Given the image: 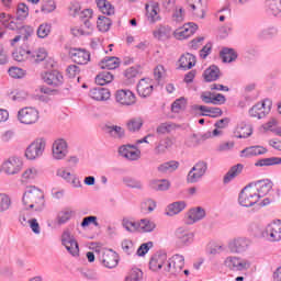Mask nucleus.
I'll return each mask as SVG.
<instances>
[{
    "instance_id": "f257e3e1",
    "label": "nucleus",
    "mask_w": 281,
    "mask_h": 281,
    "mask_svg": "<svg viewBox=\"0 0 281 281\" xmlns=\"http://www.w3.org/2000/svg\"><path fill=\"white\" fill-rule=\"evenodd\" d=\"M22 205L27 214V211L32 212H43L45 210V193L36 187H27L22 196Z\"/></svg>"
},
{
    "instance_id": "f03ea898",
    "label": "nucleus",
    "mask_w": 281,
    "mask_h": 281,
    "mask_svg": "<svg viewBox=\"0 0 281 281\" xmlns=\"http://www.w3.org/2000/svg\"><path fill=\"white\" fill-rule=\"evenodd\" d=\"M95 254H98V260L102 267H105V269H115L120 262V256H117V252L113 251V249H100L95 250Z\"/></svg>"
},
{
    "instance_id": "7ed1b4c3",
    "label": "nucleus",
    "mask_w": 281,
    "mask_h": 281,
    "mask_svg": "<svg viewBox=\"0 0 281 281\" xmlns=\"http://www.w3.org/2000/svg\"><path fill=\"white\" fill-rule=\"evenodd\" d=\"M46 146H47V139L43 137L36 138L34 142H32L27 146L25 150L26 159H29L30 161H34V159H38V157H43Z\"/></svg>"
},
{
    "instance_id": "20e7f679",
    "label": "nucleus",
    "mask_w": 281,
    "mask_h": 281,
    "mask_svg": "<svg viewBox=\"0 0 281 281\" xmlns=\"http://www.w3.org/2000/svg\"><path fill=\"white\" fill-rule=\"evenodd\" d=\"M61 245L70 254V256H79L80 247L78 246V241L76 237L71 234L69 228L65 229L60 236Z\"/></svg>"
},
{
    "instance_id": "39448f33",
    "label": "nucleus",
    "mask_w": 281,
    "mask_h": 281,
    "mask_svg": "<svg viewBox=\"0 0 281 281\" xmlns=\"http://www.w3.org/2000/svg\"><path fill=\"white\" fill-rule=\"evenodd\" d=\"M259 201L258 194H256V191H254L250 184L246 186L238 196V203L241 207H254Z\"/></svg>"
},
{
    "instance_id": "423d86ee",
    "label": "nucleus",
    "mask_w": 281,
    "mask_h": 281,
    "mask_svg": "<svg viewBox=\"0 0 281 281\" xmlns=\"http://www.w3.org/2000/svg\"><path fill=\"white\" fill-rule=\"evenodd\" d=\"M4 175L14 176L23 170V159L19 156H11L2 162Z\"/></svg>"
},
{
    "instance_id": "0eeeda50",
    "label": "nucleus",
    "mask_w": 281,
    "mask_h": 281,
    "mask_svg": "<svg viewBox=\"0 0 281 281\" xmlns=\"http://www.w3.org/2000/svg\"><path fill=\"white\" fill-rule=\"evenodd\" d=\"M224 267L229 271H247L251 267V263L247 259L238 256H228L224 260Z\"/></svg>"
},
{
    "instance_id": "6e6552de",
    "label": "nucleus",
    "mask_w": 281,
    "mask_h": 281,
    "mask_svg": "<svg viewBox=\"0 0 281 281\" xmlns=\"http://www.w3.org/2000/svg\"><path fill=\"white\" fill-rule=\"evenodd\" d=\"M115 102L120 106H135L137 104V97L128 89H121L115 92Z\"/></svg>"
},
{
    "instance_id": "1a4fd4ad",
    "label": "nucleus",
    "mask_w": 281,
    "mask_h": 281,
    "mask_svg": "<svg viewBox=\"0 0 281 281\" xmlns=\"http://www.w3.org/2000/svg\"><path fill=\"white\" fill-rule=\"evenodd\" d=\"M40 117L41 116L36 108L26 106V108H22L18 112V120L19 122H21V124H26V125L36 124Z\"/></svg>"
},
{
    "instance_id": "9d476101",
    "label": "nucleus",
    "mask_w": 281,
    "mask_h": 281,
    "mask_svg": "<svg viewBox=\"0 0 281 281\" xmlns=\"http://www.w3.org/2000/svg\"><path fill=\"white\" fill-rule=\"evenodd\" d=\"M176 245L179 249L190 247L194 243V233L187 228H178L175 233Z\"/></svg>"
},
{
    "instance_id": "9b49d317",
    "label": "nucleus",
    "mask_w": 281,
    "mask_h": 281,
    "mask_svg": "<svg viewBox=\"0 0 281 281\" xmlns=\"http://www.w3.org/2000/svg\"><path fill=\"white\" fill-rule=\"evenodd\" d=\"M207 172V162L199 161L196 162L188 173L187 181L188 183H199L205 173Z\"/></svg>"
},
{
    "instance_id": "f8f14e48",
    "label": "nucleus",
    "mask_w": 281,
    "mask_h": 281,
    "mask_svg": "<svg viewBox=\"0 0 281 281\" xmlns=\"http://www.w3.org/2000/svg\"><path fill=\"white\" fill-rule=\"evenodd\" d=\"M262 237L266 238L269 243H280L281 240V223L272 222L268 224L262 232Z\"/></svg>"
},
{
    "instance_id": "ddd939ff",
    "label": "nucleus",
    "mask_w": 281,
    "mask_h": 281,
    "mask_svg": "<svg viewBox=\"0 0 281 281\" xmlns=\"http://www.w3.org/2000/svg\"><path fill=\"white\" fill-rule=\"evenodd\" d=\"M251 247V239L247 237H235L228 241L231 254H245Z\"/></svg>"
},
{
    "instance_id": "4468645a",
    "label": "nucleus",
    "mask_w": 281,
    "mask_h": 281,
    "mask_svg": "<svg viewBox=\"0 0 281 281\" xmlns=\"http://www.w3.org/2000/svg\"><path fill=\"white\" fill-rule=\"evenodd\" d=\"M249 186L257 194L258 199H263V196H267L269 192L273 190V182H271L269 179L258 180L249 183Z\"/></svg>"
},
{
    "instance_id": "2eb2a0df",
    "label": "nucleus",
    "mask_w": 281,
    "mask_h": 281,
    "mask_svg": "<svg viewBox=\"0 0 281 281\" xmlns=\"http://www.w3.org/2000/svg\"><path fill=\"white\" fill-rule=\"evenodd\" d=\"M52 153L53 158L56 159L57 161L65 159V157L69 155V147L67 145V140L63 138L56 139L53 143Z\"/></svg>"
},
{
    "instance_id": "dca6fc26",
    "label": "nucleus",
    "mask_w": 281,
    "mask_h": 281,
    "mask_svg": "<svg viewBox=\"0 0 281 281\" xmlns=\"http://www.w3.org/2000/svg\"><path fill=\"white\" fill-rule=\"evenodd\" d=\"M271 111V100L266 99L261 103H257L249 110L250 117H257V120H262L267 116V113Z\"/></svg>"
},
{
    "instance_id": "f3484780",
    "label": "nucleus",
    "mask_w": 281,
    "mask_h": 281,
    "mask_svg": "<svg viewBox=\"0 0 281 281\" xmlns=\"http://www.w3.org/2000/svg\"><path fill=\"white\" fill-rule=\"evenodd\" d=\"M186 267V258L182 255H173L168 262L167 271L172 273V276H179Z\"/></svg>"
},
{
    "instance_id": "a211bd4d",
    "label": "nucleus",
    "mask_w": 281,
    "mask_h": 281,
    "mask_svg": "<svg viewBox=\"0 0 281 281\" xmlns=\"http://www.w3.org/2000/svg\"><path fill=\"white\" fill-rule=\"evenodd\" d=\"M119 155L130 161H137L142 156V151L137 148V145H122L119 147Z\"/></svg>"
},
{
    "instance_id": "6ab92c4d",
    "label": "nucleus",
    "mask_w": 281,
    "mask_h": 281,
    "mask_svg": "<svg viewBox=\"0 0 281 281\" xmlns=\"http://www.w3.org/2000/svg\"><path fill=\"white\" fill-rule=\"evenodd\" d=\"M69 56L77 65H87L91 60V54L83 48H70Z\"/></svg>"
},
{
    "instance_id": "aec40b11",
    "label": "nucleus",
    "mask_w": 281,
    "mask_h": 281,
    "mask_svg": "<svg viewBox=\"0 0 281 281\" xmlns=\"http://www.w3.org/2000/svg\"><path fill=\"white\" fill-rule=\"evenodd\" d=\"M153 36L159 43H166L172 38V27L166 24L157 25L153 31Z\"/></svg>"
},
{
    "instance_id": "412c9836",
    "label": "nucleus",
    "mask_w": 281,
    "mask_h": 281,
    "mask_svg": "<svg viewBox=\"0 0 281 281\" xmlns=\"http://www.w3.org/2000/svg\"><path fill=\"white\" fill-rule=\"evenodd\" d=\"M196 30H199V25L191 22V23L184 24L183 27L176 30L173 32V36L178 41H186V38H190V36H192V34H194Z\"/></svg>"
},
{
    "instance_id": "4be33fe9",
    "label": "nucleus",
    "mask_w": 281,
    "mask_h": 281,
    "mask_svg": "<svg viewBox=\"0 0 281 281\" xmlns=\"http://www.w3.org/2000/svg\"><path fill=\"white\" fill-rule=\"evenodd\" d=\"M42 79L46 85H50L52 87H60L64 82L63 74L58 70L43 72Z\"/></svg>"
},
{
    "instance_id": "5701e85b",
    "label": "nucleus",
    "mask_w": 281,
    "mask_h": 281,
    "mask_svg": "<svg viewBox=\"0 0 281 281\" xmlns=\"http://www.w3.org/2000/svg\"><path fill=\"white\" fill-rule=\"evenodd\" d=\"M154 83L150 78H143L137 85V93L140 98H148L153 93Z\"/></svg>"
},
{
    "instance_id": "b1692460",
    "label": "nucleus",
    "mask_w": 281,
    "mask_h": 281,
    "mask_svg": "<svg viewBox=\"0 0 281 281\" xmlns=\"http://www.w3.org/2000/svg\"><path fill=\"white\" fill-rule=\"evenodd\" d=\"M89 97L97 102H106L111 99V91L106 88L97 87L90 89Z\"/></svg>"
},
{
    "instance_id": "393cba45",
    "label": "nucleus",
    "mask_w": 281,
    "mask_h": 281,
    "mask_svg": "<svg viewBox=\"0 0 281 281\" xmlns=\"http://www.w3.org/2000/svg\"><path fill=\"white\" fill-rule=\"evenodd\" d=\"M193 111H201L202 116L205 117H221L223 115V110L221 108H210L206 105H193Z\"/></svg>"
},
{
    "instance_id": "a878e982",
    "label": "nucleus",
    "mask_w": 281,
    "mask_h": 281,
    "mask_svg": "<svg viewBox=\"0 0 281 281\" xmlns=\"http://www.w3.org/2000/svg\"><path fill=\"white\" fill-rule=\"evenodd\" d=\"M205 214H206L205 209L201 206L192 207L187 213L189 225H194V223H199V221H203V218L205 217Z\"/></svg>"
},
{
    "instance_id": "bb28decb",
    "label": "nucleus",
    "mask_w": 281,
    "mask_h": 281,
    "mask_svg": "<svg viewBox=\"0 0 281 281\" xmlns=\"http://www.w3.org/2000/svg\"><path fill=\"white\" fill-rule=\"evenodd\" d=\"M20 223L22 225H29L33 232V234H41V224H38V220L36 218H30V216L27 215V213L21 212L20 214Z\"/></svg>"
},
{
    "instance_id": "cd10ccee",
    "label": "nucleus",
    "mask_w": 281,
    "mask_h": 281,
    "mask_svg": "<svg viewBox=\"0 0 281 281\" xmlns=\"http://www.w3.org/2000/svg\"><path fill=\"white\" fill-rule=\"evenodd\" d=\"M186 207H188L186 201H177L167 205L165 214L166 216H177V214H181Z\"/></svg>"
},
{
    "instance_id": "c85d7f7f",
    "label": "nucleus",
    "mask_w": 281,
    "mask_h": 281,
    "mask_svg": "<svg viewBox=\"0 0 281 281\" xmlns=\"http://www.w3.org/2000/svg\"><path fill=\"white\" fill-rule=\"evenodd\" d=\"M189 12H192L198 19H203L205 16V11L203 9V1L201 0H188Z\"/></svg>"
},
{
    "instance_id": "c756f323",
    "label": "nucleus",
    "mask_w": 281,
    "mask_h": 281,
    "mask_svg": "<svg viewBox=\"0 0 281 281\" xmlns=\"http://www.w3.org/2000/svg\"><path fill=\"white\" fill-rule=\"evenodd\" d=\"M201 100L204 102V104H225V95L218 93L216 95L204 92L201 94Z\"/></svg>"
},
{
    "instance_id": "7c9ffc66",
    "label": "nucleus",
    "mask_w": 281,
    "mask_h": 281,
    "mask_svg": "<svg viewBox=\"0 0 281 281\" xmlns=\"http://www.w3.org/2000/svg\"><path fill=\"white\" fill-rule=\"evenodd\" d=\"M260 155H267V148L263 146H250L240 151V157H258Z\"/></svg>"
},
{
    "instance_id": "2f4dec72",
    "label": "nucleus",
    "mask_w": 281,
    "mask_h": 281,
    "mask_svg": "<svg viewBox=\"0 0 281 281\" xmlns=\"http://www.w3.org/2000/svg\"><path fill=\"white\" fill-rule=\"evenodd\" d=\"M0 23L7 30L16 31L21 27V23L16 22V20L11 19L10 14L0 13Z\"/></svg>"
},
{
    "instance_id": "473e14b6",
    "label": "nucleus",
    "mask_w": 281,
    "mask_h": 281,
    "mask_svg": "<svg viewBox=\"0 0 281 281\" xmlns=\"http://www.w3.org/2000/svg\"><path fill=\"white\" fill-rule=\"evenodd\" d=\"M252 133L254 130L251 128V125H247L245 123L237 125L234 132L235 137H237L238 139H247V137H251Z\"/></svg>"
},
{
    "instance_id": "72a5a7b5",
    "label": "nucleus",
    "mask_w": 281,
    "mask_h": 281,
    "mask_svg": "<svg viewBox=\"0 0 281 281\" xmlns=\"http://www.w3.org/2000/svg\"><path fill=\"white\" fill-rule=\"evenodd\" d=\"M177 128H179V125H177V123L165 122V123H160L157 126L156 133L158 135H170V133H175V131H177Z\"/></svg>"
},
{
    "instance_id": "f704fd0d",
    "label": "nucleus",
    "mask_w": 281,
    "mask_h": 281,
    "mask_svg": "<svg viewBox=\"0 0 281 281\" xmlns=\"http://www.w3.org/2000/svg\"><path fill=\"white\" fill-rule=\"evenodd\" d=\"M166 255H154L149 261V269L151 271H159L166 265Z\"/></svg>"
},
{
    "instance_id": "c9c22d12",
    "label": "nucleus",
    "mask_w": 281,
    "mask_h": 281,
    "mask_svg": "<svg viewBox=\"0 0 281 281\" xmlns=\"http://www.w3.org/2000/svg\"><path fill=\"white\" fill-rule=\"evenodd\" d=\"M181 69H192L196 65V57L190 53H186L179 59Z\"/></svg>"
},
{
    "instance_id": "e433bc0d",
    "label": "nucleus",
    "mask_w": 281,
    "mask_h": 281,
    "mask_svg": "<svg viewBox=\"0 0 281 281\" xmlns=\"http://www.w3.org/2000/svg\"><path fill=\"white\" fill-rule=\"evenodd\" d=\"M243 168H245L243 164H237L233 166L224 176V179H223L224 183H229L233 179H236V177H238V175L243 172Z\"/></svg>"
},
{
    "instance_id": "4c0bfd02",
    "label": "nucleus",
    "mask_w": 281,
    "mask_h": 281,
    "mask_svg": "<svg viewBox=\"0 0 281 281\" xmlns=\"http://www.w3.org/2000/svg\"><path fill=\"white\" fill-rule=\"evenodd\" d=\"M149 188H151V190H156L157 192H166V190H170V181L166 179L151 180L149 182Z\"/></svg>"
},
{
    "instance_id": "58836bf2",
    "label": "nucleus",
    "mask_w": 281,
    "mask_h": 281,
    "mask_svg": "<svg viewBox=\"0 0 281 281\" xmlns=\"http://www.w3.org/2000/svg\"><path fill=\"white\" fill-rule=\"evenodd\" d=\"M147 10V19L149 23H157L159 21V4L154 3L151 5L146 7Z\"/></svg>"
},
{
    "instance_id": "ea45409f",
    "label": "nucleus",
    "mask_w": 281,
    "mask_h": 281,
    "mask_svg": "<svg viewBox=\"0 0 281 281\" xmlns=\"http://www.w3.org/2000/svg\"><path fill=\"white\" fill-rule=\"evenodd\" d=\"M220 76L221 70L216 66H211L203 74L204 80L206 82H214V80H218Z\"/></svg>"
},
{
    "instance_id": "a19ab883",
    "label": "nucleus",
    "mask_w": 281,
    "mask_h": 281,
    "mask_svg": "<svg viewBox=\"0 0 281 281\" xmlns=\"http://www.w3.org/2000/svg\"><path fill=\"white\" fill-rule=\"evenodd\" d=\"M101 69H117L120 67V59L117 57H105L101 60L100 64Z\"/></svg>"
},
{
    "instance_id": "79ce46f5",
    "label": "nucleus",
    "mask_w": 281,
    "mask_h": 281,
    "mask_svg": "<svg viewBox=\"0 0 281 281\" xmlns=\"http://www.w3.org/2000/svg\"><path fill=\"white\" fill-rule=\"evenodd\" d=\"M113 74L111 71H102L95 77V85H99V87H104V85H109L113 82Z\"/></svg>"
},
{
    "instance_id": "37998d69",
    "label": "nucleus",
    "mask_w": 281,
    "mask_h": 281,
    "mask_svg": "<svg viewBox=\"0 0 281 281\" xmlns=\"http://www.w3.org/2000/svg\"><path fill=\"white\" fill-rule=\"evenodd\" d=\"M97 5L102 14H106L108 16L115 14V8L106 0H98Z\"/></svg>"
},
{
    "instance_id": "c03bdc74",
    "label": "nucleus",
    "mask_w": 281,
    "mask_h": 281,
    "mask_svg": "<svg viewBox=\"0 0 281 281\" xmlns=\"http://www.w3.org/2000/svg\"><path fill=\"white\" fill-rule=\"evenodd\" d=\"M142 126H144V120L142 117H133L126 123V128L130 133H137V131L142 130Z\"/></svg>"
},
{
    "instance_id": "a18cd8bd",
    "label": "nucleus",
    "mask_w": 281,
    "mask_h": 281,
    "mask_svg": "<svg viewBox=\"0 0 281 281\" xmlns=\"http://www.w3.org/2000/svg\"><path fill=\"white\" fill-rule=\"evenodd\" d=\"M31 63H43L47 58V50L45 48H38L37 50H30Z\"/></svg>"
},
{
    "instance_id": "49530a36",
    "label": "nucleus",
    "mask_w": 281,
    "mask_h": 281,
    "mask_svg": "<svg viewBox=\"0 0 281 281\" xmlns=\"http://www.w3.org/2000/svg\"><path fill=\"white\" fill-rule=\"evenodd\" d=\"M108 134L110 137H114V139H124L126 133L122 128V126L111 125L106 127Z\"/></svg>"
},
{
    "instance_id": "de8ad7c7",
    "label": "nucleus",
    "mask_w": 281,
    "mask_h": 281,
    "mask_svg": "<svg viewBox=\"0 0 281 281\" xmlns=\"http://www.w3.org/2000/svg\"><path fill=\"white\" fill-rule=\"evenodd\" d=\"M220 56L223 63H234V60L238 58V54H236V50H234V48L222 49L220 53Z\"/></svg>"
},
{
    "instance_id": "09e8293b",
    "label": "nucleus",
    "mask_w": 281,
    "mask_h": 281,
    "mask_svg": "<svg viewBox=\"0 0 281 281\" xmlns=\"http://www.w3.org/2000/svg\"><path fill=\"white\" fill-rule=\"evenodd\" d=\"M281 158L280 157H270V158H262L255 162L257 168H262L265 166H280Z\"/></svg>"
},
{
    "instance_id": "8fccbe9b",
    "label": "nucleus",
    "mask_w": 281,
    "mask_h": 281,
    "mask_svg": "<svg viewBox=\"0 0 281 281\" xmlns=\"http://www.w3.org/2000/svg\"><path fill=\"white\" fill-rule=\"evenodd\" d=\"M12 207V198L5 193H0V214H5Z\"/></svg>"
},
{
    "instance_id": "3c124183",
    "label": "nucleus",
    "mask_w": 281,
    "mask_h": 281,
    "mask_svg": "<svg viewBox=\"0 0 281 281\" xmlns=\"http://www.w3.org/2000/svg\"><path fill=\"white\" fill-rule=\"evenodd\" d=\"M156 227H157V224H155V222L148 218H143L139 221V232H142L143 234L155 232Z\"/></svg>"
},
{
    "instance_id": "603ef678",
    "label": "nucleus",
    "mask_w": 281,
    "mask_h": 281,
    "mask_svg": "<svg viewBox=\"0 0 281 281\" xmlns=\"http://www.w3.org/2000/svg\"><path fill=\"white\" fill-rule=\"evenodd\" d=\"M177 168H179V162L171 160L158 166V172H162V173L175 172Z\"/></svg>"
},
{
    "instance_id": "864d4df0",
    "label": "nucleus",
    "mask_w": 281,
    "mask_h": 281,
    "mask_svg": "<svg viewBox=\"0 0 281 281\" xmlns=\"http://www.w3.org/2000/svg\"><path fill=\"white\" fill-rule=\"evenodd\" d=\"M137 74H139V71H137L135 67L127 68L124 72L125 85H135Z\"/></svg>"
},
{
    "instance_id": "5fc2aeb1",
    "label": "nucleus",
    "mask_w": 281,
    "mask_h": 281,
    "mask_svg": "<svg viewBox=\"0 0 281 281\" xmlns=\"http://www.w3.org/2000/svg\"><path fill=\"white\" fill-rule=\"evenodd\" d=\"M26 16H30V8L25 3H19L16 8V20L25 21Z\"/></svg>"
},
{
    "instance_id": "6e6d98bb",
    "label": "nucleus",
    "mask_w": 281,
    "mask_h": 281,
    "mask_svg": "<svg viewBox=\"0 0 281 281\" xmlns=\"http://www.w3.org/2000/svg\"><path fill=\"white\" fill-rule=\"evenodd\" d=\"M122 225L126 232H139V222H135L133 220L124 218Z\"/></svg>"
},
{
    "instance_id": "4d7b16f0",
    "label": "nucleus",
    "mask_w": 281,
    "mask_h": 281,
    "mask_svg": "<svg viewBox=\"0 0 281 281\" xmlns=\"http://www.w3.org/2000/svg\"><path fill=\"white\" fill-rule=\"evenodd\" d=\"M12 56L13 60H16L18 63H23L24 60H30V50L20 48L13 52Z\"/></svg>"
},
{
    "instance_id": "13d9d810",
    "label": "nucleus",
    "mask_w": 281,
    "mask_h": 281,
    "mask_svg": "<svg viewBox=\"0 0 281 281\" xmlns=\"http://www.w3.org/2000/svg\"><path fill=\"white\" fill-rule=\"evenodd\" d=\"M52 32V24L43 23L37 29L38 38H47Z\"/></svg>"
},
{
    "instance_id": "bf43d9fd",
    "label": "nucleus",
    "mask_w": 281,
    "mask_h": 281,
    "mask_svg": "<svg viewBox=\"0 0 281 281\" xmlns=\"http://www.w3.org/2000/svg\"><path fill=\"white\" fill-rule=\"evenodd\" d=\"M123 183L127 186V188H134L135 190H142L144 188V184L139 180H135L131 177L123 178Z\"/></svg>"
},
{
    "instance_id": "052dcab7",
    "label": "nucleus",
    "mask_w": 281,
    "mask_h": 281,
    "mask_svg": "<svg viewBox=\"0 0 281 281\" xmlns=\"http://www.w3.org/2000/svg\"><path fill=\"white\" fill-rule=\"evenodd\" d=\"M36 177H38V169L36 167H30L22 173L24 181H31V179H36Z\"/></svg>"
},
{
    "instance_id": "680f3d73",
    "label": "nucleus",
    "mask_w": 281,
    "mask_h": 281,
    "mask_svg": "<svg viewBox=\"0 0 281 281\" xmlns=\"http://www.w3.org/2000/svg\"><path fill=\"white\" fill-rule=\"evenodd\" d=\"M74 214V211L69 210V209H66L61 212L58 213V216H57V221L59 223V225H65V223H67V221H69L71 218Z\"/></svg>"
},
{
    "instance_id": "e2e57ef3",
    "label": "nucleus",
    "mask_w": 281,
    "mask_h": 281,
    "mask_svg": "<svg viewBox=\"0 0 281 281\" xmlns=\"http://www.w3.org/2000/svg\"><path fill=\"white\" fill-rule=\"evenodd\" d=\"M276 34H278V29H276V26H270V27L263 29L258 34V37L259 38H273V36H276Z\"/></svg>"
},
{
    "instance_id": "0e129e2a",
    "label": "nucleus",
    "mask_w": 281,
    "mask_h": 281,
    "mask_svg": "<svg viewBox=\"0 0 281 281\" xmlns=\"http://www.w3.org/2000/svg\"><path fill=\"white\" fill-rule=\"evenodd\" d=\"M56 10V2L54 0H44L42 2L41 11L44 14H49V12H54Z\"/></svg>"
},
{
    "instance_id": "69168bd1",
    "label": "nucleus",
    "mask_w": 281,
    "mask_h": 281,
    "mask_svg": "<svg viewBox=\"0 0 281 281\" xmlns=\"http://www.w3.org/2000/svg\"><path fill=\"white\" fill-rule=\"evenodd\" d=\"M97 25L100 32H109L111 27V20H109V18H105V16H100L97 22Z\"/></svg>"
},
{
    "instance_id": "338daca9",
    "label": "nucleus",
    "mask_w": 281,
    "mask_h": 281,
    "mask_svg": "<svg viewBox=\"0 0 281 281\" xmlns=\"http://www.w3.org/2000/svg\"><path fill=\"white\" fill-rule=\"evenodd\" d=\"M121 247L127 256H131L135 254V244H133L131 240L125 239L122 241Z\"/></svg>"
},
{
    "instance_id": "774afa93",
    "label": "nucleus",
    "mask_w": 281,
    "mask_h": 281,
    "mask_svg": "<svg viewBox=\"0 0 281 281\" xmlns=\"http://www.w3.org/2000/svg\"><path fill=\"white\" fill-rule=\"evenodd\" d=\"M144 272L139 269H133L130 276L125 277V281H139L142 280Z\"/></svg>"
}]
</instances>
